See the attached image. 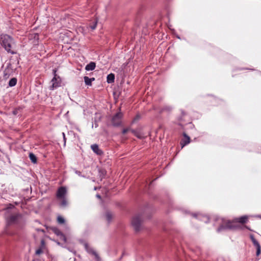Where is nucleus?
I'll list each match as a JSON object with an SVG mask.
<instances>
[{
  "label": "nucleus",
  "mask_w": 261,
  "mask_h": 261,
  "mask_svg": "<svg viewBox=\"0 0 261 261\" xmlns=\"http://www.w3.org/2000/svg\"><path fill=\"white\" fill-rule=\"evenodd\" d=\"M248 220V217L244 216L240 218H237L234 219L233 221H227L225 223L222 224L217 229L218 232L225 229H233L236 228L234 222H239L241 224L245 223Z\"/></svg>",
  "instance_id": "obj_1"
},
{
  "label": "nucleus",
  "mask_w": 261,
  "mask_h": 261,
  "mask_svg": "<svg viewBox=\"0 0 261 261\" xmlns=\"http://www.w3.org/2000/svg\"><path fill=\"white\" fill-rule=\"evenodd\" d=\"M0 43L8 53L13 54L12 46L14 44L13 39L7 34H1L0 35Z\"/></svg>",
  "instance_id": "obj_2"
},
{
  "label": "nucleus",
  "mask_w": 261,
  "mask_h": 261,
  "mask_svg": "<svg viewBox=\"0 0 261 261\" xmlns=\"http://www.w3.org/2000/svg\"><path fill=\"white\" fill-rule=\"evenodd\" d=\"M22 219V216L19 214H14L11 215L7 218V222L9 224L13 223H18Z\"/></svg>",
  "instance_id": "obj_3"
},
{
  "label": "nucleus",
  "mask_w": 261,
  "mask_h": 261,
  "mask_svg": "<svg viewBox=\"0 0 261 261\" xmlns=\"http://www.w3.org/2000/svg\"><path fill=\"white\" fill-rule=\"evenodd\" d=\"M56 72L57 70L56 69L53 70L54 76L51 80V87L53 88H56L61 86V79L59 76L57 75Z\"/></svg>",
  "instance_id": "obj_4"
},
{
  "label": "nucleus",
  "mask_w": 261,
  "mask_h": 261,
  "mask_svg": "<svg viewBox=\"0 0 261 261\" xmlns=\"http://www.w3.org/2000/svg\"><path fill=\"white\" fill-rule=\"evenodd\" d=\"M141 222L142 219L140 215L136 216L133 218L132 224L136 231L140 230Z\"/></svg>",
  "instance_id": "obj_5"
},
{
  "label": "nucleus",
  "mask_w": 261,
  "mask_h": 261,
  "mask_svg": "<svg viewBox=\"0 0 261 261\" xmlns=\"http://www.w3.org/2000/svg\"><path fill=\"white\" fill-rule=\"evenodd\" d=\"M122 115V113L119 112L113 116L112 119V122L113 125L118 126L120 124Z\"/></svg>",
  "instance_id": "obj_6"
},
{
  "label": "nucleus",
  "mask_w": 261,
  "mask_h": 261,
  "mask_svg": "<svg viewBox=\"0 0 261 261\" xmlns=\"http://www.w3.org/2000/svg\"><path fill=\"white\" fill-rule=\"evenodd\" d=\"M85 248L88 253L91 254L95 257L96 261H100V258L97 253L87 244H85Z\"/></svg>",
  "instance_id": "obj_7"
},
{
  "label": "nucleus",
  "mask_w": 261,
  "mask_h": 261,
  "mask_svg": "<svg viewBox=\"0 0 261 261\" xmlns=\"http://www.w3.org/2000/svg\"><path fill=\"white\" fill-rule=\"evenodd\" d=\"M67 194V190L66 188L64 187H60L56 194L57 198H63L65 197V196Z\"/></svg>",
  "instance_id": "obj_8"
},
{
  "label": "nucleus",
  "mask_w": 261,
  "mask_h": 261,
  "mask_svg": "<svg viewBox=\"0 0 261 261\" xmlns=\"http://www.w3.org/2000/svg\"><path fill=\"white\" fill-rule=\"evenodd\" d=\"M250 239L253 245L256 248V255L258 256L260 254L261 251L260 244L258 242V241L254 238L253 235L250 236Z\"/></svg>",
  "instance_id": "obj_9"
},
{
  "label": "nucleus",
  "mask_w": 261,
  "mask_h": 261,
  "mask_svg": "<svg viewBox=\"0 0 261 261\" xmlns=\"http://www.w3.org/2000/svg\"><path fill=\"white\" fill-rule=\"evenodd\" d=\"M13 72V69L11 64L9 63L7 64L6 68L4 70V77L5 79H8L11 74Z\"/></svg>",
  "instance_id": "obj_10"
},
{
  "label": "nucleus",
  "mask_w": 261,
  "mask_h": 261,
  "mask_svg": "<svg viewBox=\"0 0 261 261\" xmlns=\"http://www.w3.org/2000/svg\"><path fill=\"white\" fill-rule=\"evenodd\" d=\"M91 148L93 151L97 155H101L103 154V151L99 148L98 146L95 144L91 146Z\"/></svg>",
  "instance_id": "obj_11"
},
{
  "label": "nucleus",
  "mask_w": 261,
  "mask_h": 261,
  "mask_svg": "<svg viewBox=\"0 0 261 261\" xmlns=\"http://www.w3.org/2000/svg\"><path fill=\"white\" fill-rule=\"evenodd\" d=\"M184 138L180 141V145L181 147H184L186 145L188 144L190 142V137L187 136L185 133L184 134Z\"/></svg>",
  "instance_id": "obj_12"
},
{
  "label": "nucleus",
  "mask_w": 261,
  "mask_h": 261,
  "mask_svg": "<svg viewBox=\"0 0 261 261\" xmlns=\"http://www.w3.org/2000/svg\"><path fill=\"white\" fill-rule=\"evenodd\" d=\"M96 67L95 63L93 62H91L89 64H87L85 67V69L87 71H92Z\"/></svg>",
  "instance_id": "obj_13"
},
{
  "label": "nucleus",
  "mask_w": 261,
  "mask_h": 261,
  "mask_svg": "<svg viewBox=\"0 0 261 261\" xmlns=\"http://www.w3.org/2000/svg\"><path fill=\"white\" fill-rule=\"evenodd\" d=\"M84 82L85 83V84L87 86H91L92 85V82L94 81H95V78L92 77V78H89L88 76H84Z\"/></svg>",
  "instance_id": "obj_14"
},
{
  "label": "nucleus",
  "mask_w": 261,
  "mask_h": 261,
  "mask_svg": "<svg viewBox=\"0 0 261 261\" xmlns=\"http://www.w3.org/2000/svg\"><path fill=\"white\" fill-rule=\"evenodd\" d=\"M114 80H115V75L113 73H110L107 75V82L109 84L114 83Z\"/></svg>",
  "instance_id": "obj_15"
},
{
  "label": "nucleus",
  "mask_w": 261,
  "mask_h": 261,
  "mask_svg": "<svg viewBox=\"0 0 261 261\" xmlns=\"http://www.w3.org/2000/svg\"><path fill=\"white\" fill-rule=\"evenodd\" d=\"M97 22V20L95 19L91 23L89 24L88 27V28H89V31H93L95 29Z\"/></svg>",
  "instance_id": "obj_16"
},
{
  "label": "nucleus",
  "mask_w": 261,
  "mask_h": 261,
  "mask_svg": "<svg viewBox=\"0 0 261 261\" xmlns=\"http://www.w3.org/2000/svg\"><path fill=\"white\" fill-rule=\"evenodd\" d=\"M41 245L40 247L36 250L35 253L36 255H40L43 252V248L44 247V241L42 240L41 242Z\"/></svg>",
  "instance_id": "obj_17"
},
{
  "label": "nucleus",
  "mask_w": 261,
  "mask_h": 261,
  "mask_svg": "<svg viewBox=\"0 0 261 261\" xmlns=\"http://www.w3.org/2000/svg\"><path fill=\"white\" fill-rule=\"evenodd\" d=\"M58 199L61 200L60 205L62 207H65L67 205V201L66 197H64L63 198H58Z\"/></svg>",
  "instance_id": "obj_18"
},
{
  "label": "nucleus",
  "mask_w": 261,
  "mask_h": 261,
  "mask_svg": "<svg viewBox=\"0 0 261 261\" xmlns=\"http://www.w3.org/2000/svg\"><path fill=\"white\" fill-rule=\"evenodd\" d=\"M17 80L16 78L13 77L11 79L9 82V86L10 87H13L15 86L17 83Z\"/></svg>",
  "instance_id": "obj_19"
},
{
  "label": "nucleus",
  "mask_w": 261,
  "mask_h": 261,
  "mask_svg": "<svg viewBox=\"0 0 261 261\" xmlns=\"http://www.w3.org/2000/svg\"><path fill=\"white\" fill-rule=\"evenodd\" d=\"M29 158L32 163H37V158L34 153H30Z\"/></svg>",
  "instance_id": "obj_20"
},
{
  "label": "nucleus",
  "mask_w": 261,
  "mask_h": 261,
  "mask_svg": "<svg viewBox=\"0 0 261 261\" xmlns=\"http://www.w3.org/2000/svg\"><path fill=\"white\" fill-rule=\"evenodd\" d=\"M106 217L108 222H110L113 218L112 214L110 212H107L106 214Z\"/></svg>",
  "instance_id": "obj_21"
},
{
  "label": "nucleus",
  "mask_w": 261,
  "mask_h": 261,
  "mask_svg": "<svg viewBox=\"0 0 261 261\" xmlns=\"http://www.w3.org/2000/svg\"><path fill=\"white\" fill-rule=\"evenodd\" d=\"M132 132L134 134V135L139 139H142L144 137V136L140 132H138L134 130H133Z\"/></svg>",
  "instance_id": "obj_22"
},
{
  "label": "nucleus",
  "mask_w": 261,
  "mask_h": 261,
  "mask_svg": "<svg viewBox=\"0 0 261 261\" xmlns=\"http://www.w3.org/2000/svg\"><path fill=\"white\" fill-rule=\"evenodd\" d=\"M58 222L60 224H63L65 222V220L62 216H58L57 218Z\"/></svg>",
  "instance_id": "obj_23"
},
{
  "label": "nucleus",
  "mask_w": 261,
  "mask_h": 261,
  "mask_svg": "<svg viewBox=\"0 0 261 261\" xmlns=\"http://www.w3.org/2000/svg\"><path fill=\"white\" fill-rule=\"evenodd\" d=\"M55 233L58 235V236H59V235H61L62 236L63 238V239L65 241H66V237L63 235V234L62 233V232L59 230H57L55 231Z\"/></svg>",
  "instance_id": "obj_24"
},
{
  "label": "nucleus",
  "mask_w": 261,
  "mask_h": 261,
  "mask_svg": "<svg viewBox=\"0 0 261 261\" xmlns=\"http://www.w3.org/2000/svg\"><path fill=\"white\" fill-rule=\"evenodd\" d=\"M128 130H129L128 128H124L122 130V133L123 134H126L128 131Z\"/></svg>",
  "instance_id": "obj_25"
},
{
  "label": "nucleus",
  "mask_w": 261,
  "mask_h": 261,
  "mask_svg": "<svg viewBox=\"0 0 261 261\" xmlns=\"http://www.w3.org/2000/svg\"><path fill=\"white\" fill-rule=\"evenodd\" d=\"M75 173L77 174L79 176H81V172L79 171L75 170Z\"/></svg>",
  "instance_id": "obj_26"
},
{
  "label": "nucleus",
  "mask_w": 261,
  "mask_h": 261,
  "mask_svg": "<svg viewBox=\"0 0 261 261\" xmlns=\"http://www.w3.org/2000/svg\"><path fill=\"white\" fill-rule=\"evenodd\" d=\"M62 135H63V139H64V144H65V141H66V138H65V133H62Z\"/></svg>",
  "instance_id": "obj_27"
},
{
  "label": "nucleus",
  "mask_w": 261,
  "mask_h": 261,
  "mask_svg": "<svg viewBox=\"0 0 261 261\" xmlns=\"http://www.w3.org/2000/svg\"><path fill=\"white\" fill-rule=\"evenodd\" d=\"M96 197L99 198V199H100L101 198V196L99 195V194H97L96 195Z\"/></svg>",
  "instance_id": "obj_28"
},
{
  "label": "nucleus",
  "mask_w": 261,
  "mask_h": 261,
  "mask_svg": "<svg viewBox=\"0 0 261 261\" xmlns=\"http://www.w3.org/2000/svg\"><path fill=\"white\" fill-rule=\"evenodd\" d=\"M38 34H35V36H34V38H38Z\"/></svg>",
  "instance_id": "obj_29"
},
{
  "label": "nucleus",
  "mask_w": 261,
  "mask_h": 261,
  "mask_svg": "<svg viewBox=\"0 0 261 261\" xmlns=\"http://www.w3.org/2000/svg\"><path fill=\"white\" fill-rule=\"evenodd\" d=\"M193 216H194V217H196V215L195 214H194V215H193Z\"/></svg>",
  "instance_id": "obj_30"
}]
</instances>
